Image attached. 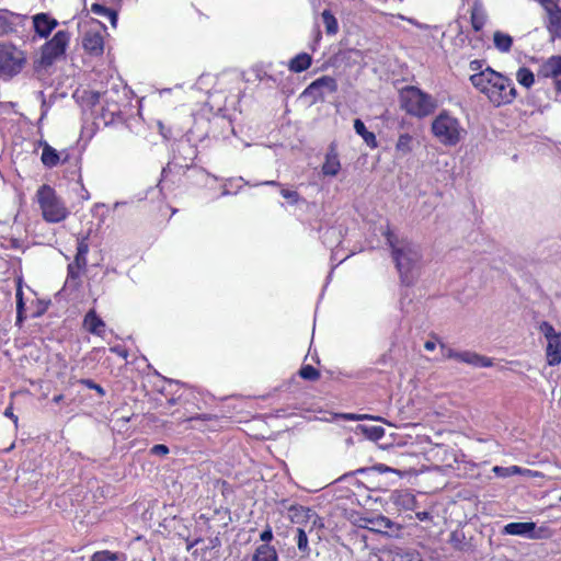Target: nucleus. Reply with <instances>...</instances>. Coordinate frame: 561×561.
<instances>
[{"instance_id":"nucleus-61","label":"nucleus","mask_w":561,"mask_h":561,"mask_svg":"<svg viewBox=\"0 0 561 561\" xmlns=\"http://www.w3.org/2000/svg\"><path fill=\"white\" fill-rule=\"evenodd\" d=\"M4 414H5V415L13 416L12 412H11L9 409H7V410H5V413H4Z\"/></svg>"},{"instance_id":"nucleus-59","label":"nucleus","mask_w":561,"mask_h":561,"mask_svg":"<svg viewBox=\"0 0 561 561\" xmlns=\"http://www.w3.org/2000/svg\"><path fill=\"white\" fill-rule=\"evenodd\" d=\"M62 399H64V396H62V394H58V396H55L53 400H54V402L58 403V402H60Z\"/></svg>"},{"instance_id":"nucleus-43","label":"nucleus","mask_w":561,"mask_h":561,"mask_svg":"<svg viewBox=\"0 0 561 561\" xmlns=\"http://www.w3.org/2000/svg\"><path fill=\"white\" fill-rule=\"evenodd\" d=\"M110 352L113 354H116L117 356H119L123 359H127V357L129 356L128 350L123 345L112 346V347H110Z\"/></svg>"},{"instance_id":"nucleus-28","label":"nucleus","mask_w":561,"mask_h":561,"mask_svg":"<svg viewBox=\"0 0 561 561\" xmlns=\"http://www.w3.org/2000/svg\"><path fill=\"white\" fill-rule=\"evenodd\" d=\"M494 47L503 54L511 51L513 46V37L502 31H495L493 33Z\"/></svg>"},{"instance_id":"nucleus-64","label":"nucleus","mask_w":561,"mask_h":561,"mask_svg":"<svg viewBox=\"0 0 561 561\" xmlns=\"http://www.w3.org/2000/svg\"><path fill=\"white\" fill-rule=\"evenodd\" d=\"M462 2H467L468 0H461Z\"/></svg>"},{"instance_id":"nucleus-25","label":"nucleus","mask_w":561,"mask_h":561,"mask_svg":"<svg viewBox=\"0 0 561 561\" xmlns=\"http://www.w3.org/2000/svg\"><path fill=\"white\" fill-rule=\"evenodd\" d=\"M312 57L307 53H300L289 60L288 69L291 72L300 73L310 68Z\"/></svg>"},{"instance_id":"nucleus-10","label":"nucleus","mask_w":561,"mask_h":561,"mask_svg":"<svg viewBox=\"0 0 561 561\" xmlns=\"http://www.w3.org/2000/svg\"><path fill=\"white\" fill-rule=\"evenodd\" d=\"M548 16L547 30L551 38H561V8L557 0H537Z\"/></svg>"},{"instance_id":"nucleus-16","label":"nucleus","mask_w":561,"mask_h":561,"mask_svg":"<svg viewBox=\"0 0 561 561\" xmlns=\"http://www.w3.org/2000/svg\"><path fill=\"white\" fill-rule=\"evenodd\" d=\"M32 20L34 32L41 38H47L58 25V21L55 18L44 12L35 14Z\"/></svg>"},{"instance_id":"nucleus-40","label":"nucleus","mask_w":561,"mask_h":561,"mask_svg":"<svg viewBox=\"0 0 561 561\" xmlns=\"http://www.w3.org/2000/svg\"><path fill=\"white\" fill-rule=\"evenodd\" d=\"M540 330L541 332L545 334V336L547 337V340L549 341L550 339L553 340L554 336H561V334L559 332H557L553 328L552 324H550L549 322L547 321H543L541 324H540Z\"/></svg>"},{"instance_id":"nucleus-34","label":"nucleus","mask_w":561,"mask_h":561,"mask_svg":"<svg viewBox=\"0 0 561 561\" xmlns=\"http://www.w3.org/2000/svg\"><path fill=\"white\" fill-rule=\"evenodd\" d=\"M517 82L526 89H530L535 83V75L527 67L518 68L516 72Z\"/></svg>"},{"instance_id":"nucleus-13","label":"nucleus","mask_w":561,"mask_h":561,"mask_svg":"<svg viewBox=\"0 0 561 561\" xmlns=\"http://www.w3.org/2000/svg\"><path fill=\"white\" fill-rule=\"evenodd\" d=\"M537 77L539 79H553V82L560 80L561 55H552L545 59L537 69Z\"/></svg>"},{"instance_id":"nucleus-49","label":"nucleus","mask_w":561,"mask_h":561,"mask_svg":"<svg viewBox=\"0 0 561 561\" xmlns=\"http://www.w3.org/2000/svg\"><path fill=\"white\" fill-rule=\"evenodd\" d=\"M403 559L404 561H423L419 552H407Z\"/></svg>"},{"instance_id":"nucleus-27","label":"nucleus","mask_w":561,"mask_h":561,"mask_svg":"<svg viewBox=\"0 0 561 561\" xmlns=\"http://www.w3.org/2000/svg\"><path fill=\"white\" fill-rule=\"evenodd\" d=\"M354 129L357 135H359L364 142L370 148L376 149L378 147V141L376 135L373 131L367 130L364 122L359 118L354 121Z\"/></svg>"},{"instance_id":"nucleus-48","label":"nucleus","mask_w":561,"mask_h":561,"mask_svg":"<svg viewBox=\"0 0 561 561\" xmlns=\"http://www.w3.org/2000/svg\"><path fill=\"white\" fill-rule=\"evenodd\" d=\"M260 538H261L262 541H264L266 545H268L267 542H270L273 539L272 528L271 527L265 528L261 533Z\"/></svg>"},{"instance_id":"nucleus-37","label":"nucleus","mask_w":561,"mask_h":561,"mask_svg":"<svg viewBox=\"0 0 561 561\" xmlns=\"http://www.w3.org/2000/svg\"><path fill=\"white\" fill-rule=\"evenodd\" d=\"M298 375L302 379L310 381H317L320 378V371L312 365H302L298 371Z\"/></svg>"},{"instance_id":"nucleus-36","label":"nucleus","mask_w":561,"mask_h":561,"mask_svg":"<svg viewBox=\"0 0 561 561\" xmlns=\"http://www.w3.org/2000/svg\"><path fill=\"white\" fill-rule=\"evenodd\" d=\"M413 137L410 134H401L396 144L397 151L405 154L412 151Z\"/></svg>"},{"instance_id":"nucleus-6","label":"nucleus","mask_w":561,"mask_h":561,"mask_svg":"<svg viewBox=\"0 0 561 561\" xmlns=\"http://www.w3.org/2000/svg\"><path fill=\"white\" fill-rule=\"evenodd\" d=\"M432 134L445 146H456L462 137L463 128L459 119L443 110L432 122Z\"/></svg>"},{"instance_id":"nucleus-56","label":"nucleus","mask_w":561,"mask_h":561,"mask_svg":"<svg viewBox=\"0 0 561 561\" xmlns=\"http://www.w3.org/2000/svg\"><path fill=\"white\" fill-rule=\"evenodd\" d=\"M265 185H270V186H278V187H282V184L277 181H266L264 182Z\"/></svg>"},{"instance_id":"nucleus-18","label":"nucleus","mask_w":561,"mask_h":561,"mask_svg":"<svg viewBox=\"0 0 561 561\" xmlns=\"http://www.w3.org/2000/svg\"><path fill=\"white\" fill-rule=\"evenodd\" d=\"M488 20V13L482 0H474L470 9V24L474 32H480Z\"/></svg>"},{"instance_id":"nucleus-57","label":"nucleus","mask_w":561,"mask_h":561,"mask_svg":"<svg viewBox=\"0 0 561 561\" xmlns=\"http://www.w3.org/2000/svg\"><path fill=\"white\" fill-rule=\"evenodd\" d=\"M554 90H556L558 93H561V80H556V81H554Z\"/></svg>"},{"instance_id":"nucleus-17","label":"nucleus","mask_w":561,"mask_h":561,"mask_svg":"<svg viewBox=\"0 0 561 561\" xmlns=\"http://www.w3.org/2000/svg\"><path fill=\"white\" fill-rule=\"evenodd\" d=\"M390 503L398 511H413L416 508L415 495L410 490H394L390 494Z\"/></svg>"},{"instance_id":"nucleus-51","label":"nucleus","mask_w":561,"mask_h":561,"mask_svg":"<svg viewBox=\"0 0 561 561\" xmlns=\"http://www.w3.org/2000/svg\"><path fill=\"white\" fill-rule=\"evenodd\" d=\"M502 470H504V471H505V474H507V473H510V472H517V471H519V468H518V467H516V466H513V467H511V468H505V469H502V468H500V467H495V468H494V471H495V472H500V471H502Z\"/></svg>"},{"instance_id":"nucleus-30","label":"nucleus","mask_w":561,"mask_h":561,"mask_svg":"<svg viewBox=\"0 0 561 561\" xmlns=\"http://www.w3.org/2000/svg\"><path fill=\"white\" fill-rule=\"evenodd\" d=\"M89 561H127V556L121 551L101 550L94 552Z\"/></svg>"},{"instance_id":"nucleus-15","label":"nucleus","mask_w":561,"mask_h":561,"mask_svg":"<svg viewBox=\"0 0 561 561\" xmlns=\"http://www.w3.org/2000/svg\"><path fill=\"white\" fill-rule=\"evenodd\" d=\"M368 523L370 524V529L390 537H397L399 536V533L401 531L402 527L392 522L390 518L378 515L377 517L368 519Z\"/></svg>"},{"instance_id":"nucleus-29","label":"nucleus","mask_w":561,"mask_h":561,"mask_svg":"<svg viewBox=\"0 0 561 561\" xmlns=\"http://www.w3.org/2000/svg\"><path fill=\"white\" fill-rule=\"evenodd\" d=\"M277 552L274 547L263 543L259 546L252 557V561H277Z\"/></svg>"},{"instance_id":"nucleus-47","label":"nucleus","mask_w":561,"mask_h":561,"mask_svg":"<svg viewBox=\"0 0 561 561\" xmlns=\"http://www.w3.org/2000/svg\"><path fill=\"white\" fill-rule=\"evenodd\" d=\"M168 453H169V448L163 444L154 445L150 449L151 455H167Z\"/></svg>"},{"instance_id":"nucleus-32","label":"nucleus","mask_w":561,"mask_h":561,"mask_svg":"<svg viewBox=\"0 0 561 561\" xmlns=\"http://www.w3.org/2000/svg\"><path fill=\"white\" fill-rule=\"evenodd\" d=\"M357 472H360V473H378V474L394 473L398 477H403L405 474V472H403V471H401L399 469H394L392 467H389V466H386V465H382V463L375 465V466H373L370 468L358 469ZM407 473H410V471H407Z\"/></svg>"},{"instance_id":"nucleus-21","label":"nucleus","mask_w":561,"mask_h":561,"mask_svg":"<svg viewBox=\"0 0 561 561\" xmlns=\"http://www.w3.org/2000/svg\"><path fill=\"white\" fill-rule=\"evenodd\" d=\"M38 146L42 147L41 161L46 168H55L60 163L59 152L51 147L47 141L39 140Z\"/></svg>"},{"instance_id":"nucleus-54","label":"nucleus","mask_w":561,"mask_h":561,"mask_svg":"<svg viewBox=\"0 0 561 561\" xmlns=\"http://www.w3.org/2000/svg\"><path fill=\"white\" fill-rule=\"evenodd\" d=\"M424 347L426 351H434L436 348V343L433 342V341H426L425 344H424Z\"/></svg>"},{"instance_id":"nucleus-41","label":"nucleus","mask_w":561,"mask_h":561,"mask_svg":"<svg viewBox=\"0 0 561 561\" xmlns=\"http://www.w3.org/2000/svg\"><path fill=\"white\" fill-rule=\"evenodd\" d=\"M79 382L85 386L88 389L96 391V393L101 397L105 394L104 389L99 383L94 382L92 379H81Z\"/></svg>"},{"instance_id":"nucleus-24","label":"nucleus","mask_w":561,"mask_h":561,"mask_svg":"<svg viewBox=\"0 0 561 561\" xmlns=\"http://www.w3.org/2000/svg\"><path fill=\"white\" fill-rule=\"evenodd\" d=\"M548 365L557 366L561 363V336L549 340L546 348Z\"/></svg>"},{"instance_id":"nucleus-3","label":"nucleus","mask_w":561,"mask_h":561,"mask_svg":"<svg viewBox=\"0 0 561 561\" xmlns=\"http://www.w3.org/2000/svg\"><path fill=\"white\" fill-rule=\"evenodd\" d=\"M399 101L407 114L417 118L430 116L437 107L436 100L415 85L403 87L399 92Z\"/></svg>"},{"instance_id":"nucleus-33","label":"nucleus","mask_w":561,"mask_h":561,"mask_svg":"<svg viewBox=\"0 0 561 561\" xmlns=\"http://www.w3.org/2000/svg\"><path fill=\"white\" fill-rule=\"evenodd\" d=\"M15 298H16V324H21L25 319V304L23 299V288L21 279L18 283L16 291H15Z\"/></svg>"},{"instance_id":"nucleus-63","label":"nucleus","mask_w":561,"mask_h":561,"mask_svg":"<svg viewBox=\"0 0 561 561\" xmlns=\"http://www.w3.org/2000/svg\"><path fill=\"white\" fill-rule=\"evenodd\" d=\"M251 478H252V479H255V478H256V473H252V474H251Z\"/></svg>"},{"instance_id":"nucleus-60","label":"nucleus","mask_w":561,"mask_h":561,"mask_svg":"<svg viewBox=\"0 0 561 561\" xmlns=\"http://www.w3.org/2000/svg\"><path fill=\"white\" fill-rule=\"evenodd\" d=\"M456 537H457V534H456V533H453V535H451V540H453V541H457V538H456Z\"/></svg>"},{"instance_id":"nucleus-55","label":"nucleus","mask_w":561,"mask_h":561,"mask_svg":"<svg viewBox=\"0 0 561 561\" xmlns=\"http://www.w3.org/2000/svg\"><path fill=\"white\" fill-rule=\"evenodd\" d=\"M373 432L376 438H379L383 434V428L379 426L373 427Z\"/></svg>"},{"instance_id":"nucleus-39","label":"nucleus","mask_w":561,"mask_h":561,"mask_svg":"<svg viewBox=\"0 0 561 561\" xmlns=\"http://www.w3.org/2000/svg\"><path fill=\"white\" fill-rule=\"evenodd\" d=\"M279 193L291 205L298 204V202L300 199L299 193L297 191H295V190H289V188H285V187L282 186Z\"/></svg>"},{"instance_id":"nucleus-45","label":"nucleus","mask_w":561,"mask_h":561,"mask_svg":"<svg viewBox=\"0 0 561 561\" xmlns=\"http://www.w3.org/2000/svg\"><path fill=\"white\" fill-rule=\"evenodd\" d=\"M75 266L81 267L87 271L88 260L83 254H76L75 260L70 263Z\"/></svg>"},{"instance_id":"nucleus-22","label":"nucleus","mask_w":561,"mask_h":561,"mask_svg":"<svg viewBox=\"0 0 561 561\" xmlns=\"http://www.w3.org/2000/svg\"><path fill=\"white\" fill-rule=\"evenodd\" d=\"M457 360L477 367H491L493 365L491 358L469 351L460 352V354L457 355Z\"/></svg>"},{"instance_id":"nucleus-2","label":"nucleus","mask_w":561,"mask_h":561,"mask_svg":"<svg viewBox=\"0 0 561 561\" xmlns=\"http://www.w3.org/2000/svg\"><path fill=\"white\" fill-rule=\"evenodd\" d=\"M383 236L391 249V256L400 274L401 283L405 286L412 285V271L420 259L417 251L411 241L399 239L389 228L383 232Z\"/></svg>"},{"instance_id":"nucleus-31","label":"nucleus","mask_w":561,"mask_h":561,"mask_svg":"<svg viewBox=\"0 0 561 561\" xmlns=\"http://www.w3.org/2000/svg\"><path fill=\"white\" fill-rule=\"evenodd\" d=\"M90 11L95 15L103 16L110 20L113 27L117 24V12L100 3H92Z\"/></svg>"},{"instance_id":"nucleus-38","label":"nucleus","mask_w":561,"mask_h":561,"mask_svg":"<svg viewBox=\"0 0 561 561\" xmlns=\"http://www.w3.org/2000/svg\"><path fill=\"white\" fill-rule=\"evenodd\" d=\"M296 541H297V547L298 549L305 554V556H309L310 553V549H309V546H308V537H307V534L306 531L302 529V528H297L296 529Z\"/></svg>"},{"instance_id":"nucleus-4","label":"nucleus","mask_w":561,"mask_h":561,"mask_svg":"<svg viewBox=\"0 0 561 561\" xmlns=\"http://www.w3.org/2000/svg\"><path fill=\"white\" fill-rule=\"evenodd\" d=\"M168 392L172 394V397L167 399L168 404L170 407H178L170 413V415L174 417L175 422L183 423L193 420H202V417L194 412L195 404L191 400L194 394L190 388L173 380L168 382ZM203 420L205 419L203 417Z\"/></svg>"},{"instance_id":"nucleus-62","label":"nucleus","mask_w":561,"mask_h":561,"mask_svg":"<svg viewBox=\"0 0 561 561\" xmlns=\"http://www.w3.org/2000/svg\"><path fill=\"white\" fill-rule=\"evenodd\" d=\"M348 419H351V420H358L359 417H356L355 415H350Z\"/></svg>"},{"instance_id":"nucleus-5","label":"nucleus","mask_w":561,"mask_h":561,"mask_svg":"<svg viewBox=\"0 0 561 561\" xmlns=\"http://www.w3.org/2000/svg\"><path fill=\"white\" fill-rule=\"evenodd\" d=\"M36 201L39 205L42 217L46 222L58 224L69 216V210L54 187L43 184L36 192Z\"/></svg>"},{"instance_id":"nucleus-46","label":"nucleus","mask_w":561,"mask_h":561,"mask_svg":"<svg viewBox=\"0 0 561 561\" xmlns=\"http://www.w3.org/2000/svg\"><path fill=\"white\" fill-rule=\"evenodd\" d=\"M5 249L20 250L22 249V241L18 238H9L7 240Z\"/></svg>"},{"instance_id":"nucleus-26","label":"nucleus","mask_w":561,"mask_h":561,"mask_svg":"<svg viewBox=\"0 0 561 561\" xmlns=\"http://www.w3.org/2000/svg\"><path fill=\"white\" fill-rule=\"evenodd\" d=\"M19 15L8 11L0 10V35H8L15 31L16 22Z\"/></svg>"},{"instance_id":"nucleus-20","label":"nucleus","mask_w":561,"mask_h":561,"mask_svg":"<svg viewBox=\"0 0 561 561\" xmlns=\"http://www.w3.org/2000/svg\"><path fill=\"white\" fill-rule=\"evenodd\" d=\"M84 273L85 270L69 263L67 266V278L64 288L71 291L79 290L82 286V276Z\"/></svg>"},{"instance_id":"nucleus-9","label":"nucleus","mask_w":561,"mask_h":561,"mask_svg":"<svg viewBox=\"0 0 561 561\" xmlns=\"http://www.w3.org/2000/svg\"><path fill=\"white\" fill-rule=\"evenodd\" d=\"M339 84L335 78L322 76L312 81L302 92L304 96L310 98L313 103L323 102L327 94L336 93Z\"/></svg>"},{"instance_id":"nucleus-19","label":"nucleus","mask_w":561,"mask_h":561,"mask_svg":"<svg viewBox=\"0 0 561 561\" xmlns=\"http://www.w3.org/2000/svg\"><path fill=\"white\" fill-rule=\"evenodd\" d=\"M82 325L91 334L103 336L105 333V322L98 316L95 309L85 313Z\"/></svg>"},{"instance_id":"nucleus-12","label":"nucleus","mask_w":561,"mask_h":561,"mask_svg":"<svg viewBox=\"0 0 561 561\" xmlns=\"http://www.w3.org/2000/svg\"><path fill=\"white\" fill-rule=\"evenodd\" d=\"M82 46L91 56H101L104 53V36L101 31L89 30L82 37Z\"/></svg>"},{"instance_id":"nucleus-1","label":"nucleus","mask_w":561,"mask_h":561,"mask_svg":"<svg viewBox=\"0 0 561 561\" xmlns=\"http://www.w3.org/2000/svg\"><path fill=\"white\" fill-rule=\"evenodd\" d=\"M469 80L495 106L511 104L517 96L512 79L495 71L490 66H486L481 73H472Z\"/></svg>"},{"instance_id":"nucleus-23","label":"nucleus","mask_w":561,"mask_h":561,"mask_svg":"<svg viewBox=\"0 0 561 561\" xmlns=\"http://www.w3.org/2000/svg\"><path fill=\"white\" fill-rule=\"evenodd\" d=\"M100 118L105 125L114 124L122 119V110L116 102H106L100 113Z\"/></svg>"},{"instance_id":"nucleus-42","label":"nucleus","mask_w":561,"mask_h":561,"mask_svg":"<svg viewBox=\"0 0 561 561\" xmlns=\"http://www.w3.org/2000/svg\"><path fill=\"white\" fill-rule=\"evenodd\" d=\"M89 253V242L87 237L78 238L77 240V252L76 254H83L87 256Z\"/></svg>"},{"instance_id":"nucleus-35","label":"nucleus","mask_w":561,"mask_h":561,"mask_svg":"<svg viewBox=\"0 0 561 561\" xmlns=\"http://www.w3.org/2000/svg\"><path fill=\"white\" fill-rule=\"evenodd\" d=\"M321 16H322V21H323L327 34L335 35L339 31V24H337V20L334 16V14L330 10L325 9L321 13Z\"/></svg>"},{"instance_id":"nucleus-50","label":"nucleus","mask_w":561,"mask_h":561,"mask_svg":"<svg viewBox=\"0 0 561 561\" xmlns=\"http://www.w3.org/2000/svg\"><path fill=\"white\" fill-rule=\"evenodd\" d=\"M416 518L420 520V522H427V520H432L433 519V516L431 515V513L428 512H417L415 514Z\"/></svg>"},{"instance_id":"nucleus-53","label":"nucleus","mask_w":561,"mask_h":561,"mask_svg":"<svg viewBox=\"0 0 561 561\" xmlns=\"http://www.w3.org/2000/svg\"><path fill=\"white\" fill-rule=\"evenodd\" d=\"M59 154H60V163H67L69 161L70 156L67 150H61L59 152Z\"/></svg>"},{"instance_id":"nucleus-11","label":"nucleus","mask_w":561,"mask_h":561,"mask_svg":"<svg viewBox=\"0 0 561 561\" xmlns=\"http://www.w3.org/2000/svg\"><path fill=\"white\" fill-rule=\"evenodd\" d=\"M543 529H538L534 522H514L506 524L502 529V535L520 536L528 539L543 538Z\"/></svg>"},{"instance_id":"nucleus-7","label":"nucleus","mask_w":561,"mask_h":561,"mask_svg":"<svg viewBox=\"0 0 561 561\" xmlns=\"http://www.w3.org/2000/svg\"><path fill=\"white\" fill-rule=\"evenodd\" d=\"M26 64L23 50L13 45H0V78L8 80L19 75Z\"/></svg>"},{"instance_id":"nucleus-58","label":"nucleus","mask_w":561,"mask_h":561,"mask_svg":"<svg viewBox=\"0 0 561 561\" xmlns=\"http://www.w3.org/2000/svg\"><path fill=\"white\" fill-rule=\"evenodd\" d=\"M198 541H199V539H196V540H194L192 542H188L187 547H186L187 551H190L195 545H197Z\"/></svg>"},{"instance_id":"nucleus-14","label":"nucleus","mask_w":561,"mask_h":561,"mask_svg":"<svg viewBox=\"0 0 561 561\" xmlns=\"http://www.w3.org/2000/svg\"><path fill=\"white\" fill-rule=\"evenodd\" d=\"M341 171V161L339 158L337 144L331 142L328 147L321 172L327 176H335Z\"/></svg>"},{"instance_id":"nucleus-44","label":"nucleus","mask_w":561,"mask_h":561,"mask_svg":"<svg viewBox=\"0 0 561 561\" xmlns=\"http://www.w3.org/2000/svg\"><path fill=\"white\" fill-rule=\"evenodd\" d=\"M484 64L485 61L483 59H474L470 61L469 68L473 73H481L484 71Z\"/></svg>"},{"instance_id":"nucleus-8","label":"nucleus","mask_w":561,"mask_h":561,"mask_svg":"<svg viewBox=\"0 0 561 561\" xmlns=\"http://www.w3.org/2000/svg\"><path fill=\"white\" fill-rule=\"evenodd\" d=\"M70 41V33L60 30L47 41L41 48V57L37 61L38 67L46 68L51 66L58 58L65 55Z\"/></svg>"},{"instance_id":"nucleus-52","label":"nucleus","mask_w":561,"mask_h":561,"mask_svg":"<svg viewBox=\"0 0 561 561\" xmlns=\"http://www.w3.org/2000/svg\"><path fill=\"white\" fill-rule=\"evenodd\" d=\"M460 352H456L451 348H446V353L444 354L447 358H455L457 359V355H459Z\"/></svg>"}]
</instances>
